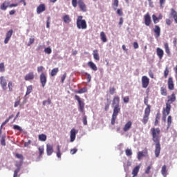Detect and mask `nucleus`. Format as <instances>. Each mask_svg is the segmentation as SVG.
Wrapping results in <instances>:
<instances>
[{
  "label": "nucleus",
  "mask_w": 177,
  "mask_h": 177,
  "mask_svg": "<svg viewBox=\"0 0 177 177\" xmlns=\"http://www.w3.org/2000/svg\"><path fill=\"white\" fill-rule=\"evenodd\" d=\"M151 133L152 135V140L155 144V156L156 158L160 157V153H161V145L160 144V140H161V130L160 128L152 127L151 129Z\"/></svg>",
  "instance_id": "nucleus-1"
},
{
  "label": "nucleus",
  "mask_w": 177,
  "mask_h": 177,
  "mask_svg": "<svg viewBox=\"0 0 177 177\" xmlns=\"http://www.w3.org/2000/svg\"><path fill=\"white\" fill-rule=\"evenodd\" d=\"M72 6L73 8L79 6V9L84 12L88 11V7L85 4V2H84V0H72Z\"/></svg>",
  "instance_id": "nucleus-2"
},
{
  "label": "nucleus",
  "mask_w": 177,
  "mask_h": 177,
  "mask_svg": "<svg viewBox=\"0 0 177 177\" xmlns=\"http://www.w3.org/2000/svg\"><path fill=\"white\" fill-rule=\"evenodd\" d=\"M76 26L79 30H86V28H88L86 21L84 19V17H82V15L77 17L76 21Z\"/></svg>",
  "instance_id": "nucleus-3"
},
{
  "label": "nucleus",
  "mask_w": 177,
  "mask_h": 177,
  "mask_svg": "<svg viewBox=\"0 0 177 177\" xmlns=\"http://www.w3.org/2000/svg\"><path fill=\"white\" fill-rule=\"evenodd\" d=\"M120 97L116 95L113 97L112 100V107H113V112L120 113L121 111V107L120 106Z\"/></svg>",
  "instance_id": "nucleus-4"
},
{
  "label": "nucleus",
  "mask_w": 177,
  "mask_h": 177,
  "mask_svg": "<svg viewBox=\"0 0 177 177\" xmlns=\"http://www.w3.org/2000/svg\"><path fill=\"white\" fill-rule=\"evenodd\" d=\"M75 100H77L78 102L79 111H80V113H83L84 114H85V102H84V101H82V100H81V97H80V96H78L77 95H75Z\"/></svg>",
  "instance_id": "nucleus-5"
},
{
  "label": "nucleus",
  "mask_w": 177,
  "mask_h": 177,
  "mask_svg": "<svg viewBox=\"0 0 177 177\" xmlns=\"http://www.w3.org/2000/svg\"><path fill=\"white\" fill-rule=\"evenodd\" d=\"M167 98H168V100L166 102V107L169 106V110H171V104H172L174 102H176V96L175 95V93H172L171 95H169Z\"/></svg>",
  "instance_id": "nucleus-6"
},
{
  "label": "nucleus",
  "mask_w": 177,
  "mask_h": 177,
  "mask_svg": "<svg viewBox=\"0 0 177 177\" xmlns=\"http://www.w3.org/2000/svg\"><path fill=\"white\" fill-rule=\"evenodd\" d=\"M150 107L149 106L148 108H145V115L143 116V118H142V123L144 124H147V122L149 121V117L150 115Z\"/></svg>",
  "instance_id": "nucleus-7"
},
{
  "label": "nucleus",
  "mask_w": 177,
  "mask_h": 177,
  "mask_svg": "<svg viewBox=\"0 0 177 177\" xmlns=\"http://www.w3.org/2000/svg\"><path fill=\"white\" fill-rule=\"evenodd\" d=\"M0 85L3 91L8 89V82H6V79L3 76L0 77Z\"/></svg>",
  "instance_id": "nucleus-8"
},
{
  "label": "nucleus",
  "mask_w": 177,
  "mask_h": 177,
  "mask_svg": "<svg viewBox=\"0 0 177 177\" xmlns=\"http://www.w3.org/2000/svg\"><path fill=\"white\" fill-rule=\"evenodd\" d=\"M169 113H171V109H169V106L163 108L162 110V121L165 122L167 121V115H169Z\"/></svg>",
  "instance_id": "nucleus-9"
},
{
  "label": "nucleus",
  "mask_w": 177,
  "mask_h": 177,
  "mask_svg": "<svg viewBox=\"0 0 177 177\" xmlns=\"http://www.w3.org/2000/svg\"><path fill=\"white\" fill-rule=\"evenodd\" d=\"M149 84H150V79L147 77V76H142V88H147L149 86Z\"/></svg>",
  "instance_id": "nucleus-10"
},
{
  "label": "nucleus",
  "mask_w": 177,
  "mask_h": 177,
  "mask_svg": "<svg viewBox=\"0 0 177 177\" xmlns=\"http://www.w3.org/2000/svg\"><path fill=\"white\" fill-rule=\"evenodd\" d=\"M145 24L147 27H149L150 24H151V17H150V14L147 12L144 16Z\"/></svg>",
  "instance_id": "nucleus-11"
},
{
  "label": "nucleus",
  "mask_w": 177,
  "mask_h": 177,
  "mask_svg": "<svg viewBox=\"0 0 177 177\" xmlns=\"http://www.w3.org/2000/svg\"><path fill=\"white\" fill-rule=\"evenodd\" d=\"M168 89L169 91H174L175 89V84H174V78L169 77L167 80Z\"/></svg>",
  "instance_id": "nucleus-12"
},
{
  "label": "nucleus",
  "mask_w": 177,
  "mask_h": 177,
  "mask_svg": "<svg viewBox=\"0 0 177 177\" xmlns=\"http://www.w3.org/2000/svg\"><path fill=\"white\" fill-rule=\"evenodd\" d=\"M47 81H48V80L46 78V74L41 73L40 75V82H41L43 88H45Z\"/></svg>",
  "instance_id": "nucleus-13"
},
{
  "label": "nucleus",
  "mask_w": 177,
  "mask_h": 177,
  "mask_svg": "<svg viewBox=\"0 0 177 177\" xmlns=\"http://www.w3.org/2000/svg\"><path fill=\"white\" fill-rule=\"evenodd\" d=\"M153 30V32H155V37H156V38H158V37L161 35V28H160L159 26L156 25Z\"/></svg>",
  "instance_id": "nucleus-14"
},
{
  "label": "nucleus",
  "mask_w": 177,
  "mask_h": 177,
  "mask_svg": "<svg viewBox=\"0 0 177 177\" xmlns=\"http://www.w3.org/2000/svg\"><path fill=\"white\" fill-rule=\"evenodd\" d=\"M46 153L47 156H52L53 153V145L50 144L46 145Z\"/></svg>",
  "instance_id": "nucleus-15"
},
{
  "label": "nucleus",
  "mask_w": 177,
  "mask_h": 177,
  "mask_svg": "<svg viewBox=\"0 0 177 177\" xmlns=\"http://www.w3.org/2000/svg\"><path fill=\"white\" fill-rule=\"evenodd\" d=\"M12 35H13V30L11 29L6 33V37L4 40V44H8V42H9L10 38H12Z\"/></svg>",
  "instance_id": "nucleus-16"
},
{
  "label": "nucleus",
  "mask_w": 177,
  "mask_h": 177,
  "mask_svg": "<svg viewBox=\"0 0 177 177\" xmlns=\"http://www.w3.org/2000/svg\"><path fill=\"white\" fill-rule=\"evenodd\" d=\"M46 10V7L45 6V4H40L37 8V13L38 15H40V13H42V12H45Z\"/></svg>",
  "instance_id": "nucleus-17"
},
{
  "label": "nucleus",
  "mask_w": 177,
  "mask_h": 177,
  "mask_svg": "<svg viewBox=\"0 0 177 177\" xmlns=\"http://www.w3.org/2000/svg\"><path fill=\"white\" fill-rule=\"evenodd\" d=\"M34 72H30L25 75L24 80L25 81H31L32 80H34Z\"/></svg>",
  "instance_id": "nucleus-18"
},
{
  "label": "nucleus",
  "mask_w": 177,
  "mask_h": 177,
  "mask_svg": "<svg viewBox=\"0 0 177 177\" xmlns=\"http://www.w3.org/2000/svg\"><path fill=\"white\" fill-rule=\"evenodd\" d=\"M156 53L157 56L159 57V59L161 60L162 57H164V50L161 49L160 48H156Z\"/></svg>",
  "instance_id": "nucleus-19"
},
{
  "label": "nucleus",
  "mask_w": 177,
  "mask_h": 177,
  "mask_svg": "<svg viewBox=\"0 0 177 177\" xmlns=\"http://www.w3.org/2000/svg\"><path fill=\"white\" fill-rule=\"evenodd\" d=\"M148 151L147 149H145L143 151H139L138 153V160H142V157H146L147 156Z\"/></svg>",
  "instance_id": "nucleus-20"
},
{
  "label": "nucleus",
  "mask_w": 177,
  "mask_h": 177,
  "mask_svg": "<svg viewBox=\"0 0 177 177\" xmlns=\"http://www.w3.org/2000/svg\"><path fill=\"white\" fill-rule=\"evenodd\" d=\"M77 135V131H75V129H72L71 130V142H74L75 140V136Z\"/></svg>",
  "instance_id": "nucleus-21"
},
{
  "label": "nucleus",
  "mask_w": 177,
  "mask_h": 177,
  "mask_svg": "<svg viewBox=\"0 0 177 177\" xmlns=\"http://www.w3.org/2000/svg\"><path fill=\"white\" fill-rule=\"evenodd\" d=\"M132 127V122L131 121H128L124 127H123V131L124 132H128V130Z\"/></svg>",
  "instance_id": "nucleus-22"
},
{
  "label": "nucleus",
  "mask_w": 177,
  "mask_h": 177,
  "mask_svg": "<svg viewBox=\"0 0 177 177\" xmlns=\"http://www.w3.org/2000/svg\"><path fill=\"white\" fill-rule=\"evenodd\" d=\"M120 112H113L112 118H111V125H114L115 124V120H117V117L118 116V113Z\"/></svg>",
  "instance_id": "nucleus-23"
},
{
  "label": "nucleus",
  "mask_w": 177,
  "mask_h": 177,
  "mask_svg": "<svg viewBox=\"0 0 177 177\" xmlns=\"http://www.w3.org/2000/svg\"><path fill=\"white\" fill-rule=\"evenodd\" d=\"M88 66L91 68V70H93V71H97V66H96V64L93 63V62H88Z\"/></svg>",
  "instance_id": "nucleus-24"
},
{
  "label": "nucleus",
  "mask_w": 177,
  "mask_h": 177,
  "mask_svg": "<svg viewBox=\"0 0 177 177\" xmlns=\"http://www.w3.org/2000/svg\"><path fill=\"white\" fill-rule=\"evenodd\" d=\"M93 58L97 60V62H99V60H100V57L99 56V50H94L93 51Z\"/></svg>",
  "instance_id": "nucleus-25"
},
{
  "label": "nucleus",
  "mask_w": 177,
  "mask_h": 177,
  "mask_svg": "<svg viewBox=\"0 0 177 177\" xmlns=\"http://www.w3.org/2000/svg\"><path fill=\"white\" fill-rule=\"evenodd\" d=\"M171 16L174 19L175 23L177 24V12L175 11V9H171Z\"/></svg>",
  "instance_id": "nucleus-26"
},
{
  "label": "nucleus",
  "mask_w": 177,
  "mask_h": 177,
  "mask_svg": "<svg viewBox=\"0 0 177 177\" xmlns=\"http://www.w3.org/2000/svg\"><path fill=\"white\" fill-rule=\"evenodd\" d=\"M8 8H9V2L8 1H4L0 6V9H1V10H6Z\"/></svg>",
  "instance_id": "nucleus-27"
},
{
  "label": "nucleus",
  "mask_w": 177,
  "mask_h": 177,
  "mask_svg": "<svg viewBox=\"0 0 177 177\" xmlns=\"http://www.w3.org/2000/svg\"><path fill=\"white\" fill-rule=\"evenodd\" d=\"M63 21L64 23H66V24H68V23L71 22V18H70V15H66L63 17L62 18Z\"/></svg>",
  "instance_id": "nucleus-28"
},
{
  "label": "nucleus",
  "mask_w": 177,
  "mask_h": 177,
  "mask_svg": "<svg viewBox=\"0 0 177 177\" xmlns=\"http://www.w3.org/2000/svg\"><path fill=\"white\" fill-rule=\"evenodd\" d=\"M100 35V39L102 42H107V36H106V33H104V32H101Z\"/></svg>",
  "instance_id": "nucleus-29"
},
{
  "label": "nucleus",
  "mask_w": 177,
  "mask_h": 177,
  "mask_svg": "<svg viewBox=\"0 0 177 177\" xmlns=\"http://www.w3.org/2000/svg\"><path fill=\"white\" fill-rule=\"evenodd\" d=\"M165 50L168 56H171V50H169V46L168 43H165Z\"/></svg>",
  "instance_id": "nucleus-30"
},
{
  "label": "nucleus",
  "mask_w": 177,
  "mask_h": 177,
  "mask_svg": "<svg viewBox=\"0 0 177 177\" xmlns=\"http://www.w3.org/2000/svg\"><path fill=\"white\" fill-rule=\"evenodd\" d=\"M38 139L40 142H46L47 139L46 135L42 133L38 136Z\"/></svg>",
  "instance_id": "nucleus-31"
},
{
  "label": "nucleus",
  "mask_w": 177,
  "mask_h": 177,
  "mask_svg": "<svg viewBox=\"0 0 177 177\" xmlns=\"http://www.w3.org/2000/svg\"><path fill=\"white\" fill-rule=\"evenodd\" d=\"M139 169H140V166H136L132 171V174L133 175V176H138V174L139 173Z\"/></svg>",
  "instance_id": "nucleus-32"
},
{
  "label": "nucleus",
  "mask_w": 177,
  "mask_h": 177,
  "mask_svg": "<svg viewBox=\"0 0 177 177\" xmlns=\"http://www.w3.org/2000/svg\"><path fill=\"white\" fill-rule=\"evenodd\" d=\"M86 92H88V88L86 87H83L81 89H80L79 91H76L75 93H86Z\"/></svg>",
  "instance_id": "nucleus-33"
},
{
  "label": "nucleus",
  "mask_w": 177,
  "mask_h": 177,
  "mask_svg": "<svg viewBox=\"0 0 177 177\" xmlns=\"http://www.w3.org/2000/svg\"><path fill=\"white\" fill-rule=\"evenodd\" d=\"M57 73H59V68H55L52 69L50 73V76L55 77L57 74Z\"/></svg>",
  "instance_id": "nucleus-34"
},
{
  "label": "nucleus",
  "mask_w": 177,
  "mask_h": 177,
  "mask_svg": "<svg viewBox=\"0 0 177 177\" xmlns=\"http://www.w3.org/2000/svg\"><path fill=\"white\" fill-rule=\"evenodd\" d=\"M0 142H1V146H3V147L6 146V136H2Z\"/></svg>",
  "instance_id": "nucleus-35"
},
{
  "label": "nucleus",
  "mask_w": 177,
  "mask_h": 177,
  "mask_svg": "<svg viewBox=\"0 0 177 177\" xmlns=\"http://www.w3.org/2000/svg\"><path fill=\"white\" fill-rule=\"evenodd\" d=\"M160 94L162 95V96H167V95H168V93L167 92V88L161 87L160 88Z\"/></svg>",
  "instance_id": "nucleus-36"
},
{
  "label": "nucleus",
  "mask_w": 177,
  "mask_h": 177,
  "mask_svg": "<svg viewBox=\"0 0 177 177\" xmlns=\"http://www.w3.org/2000/svg\"><path fill=\"white\" fill-rule=\"evenodd\" d=\"M161 174L163 176H167V165H164L162 167Z\"/></svg>",
  "instance_id": "nucleus-37"
},
{
  "label": "nucleus",
  "mask_w": 177,
  "mask_h": 177,
  "mask_svg": "<svg viewBox=\"0 0 177 177\" xmlns=\"http://www.w3.org/2000/svg\"><path fill=\"white\" fill-rule=\"evenodd\" d=\"M120 3V1L118 0H114L112 6L113 7L114 10H117V8H118V4Z\"/></svg>",
  "instance_id": "nucleus-38"
},
{
  "label": "nucleus",
  "mask_w": 177,
  "mask_h": 177,
  "mask_svg": "<svg viewBox=\"0 0 177 177\" xmlns=\"http://www.w3.org/2000/svg\"><path fill=\"white\" fill-rule=\"evenodd\" d=\"M144 103L147 106L146 109H149V110H151V106H150V104H149V97H147L144 99Z\"/></svg>",
  "instance_id": "nucleus-39"
},
{
  "label": "nucleus",
  "mask_w": 177,
  "mask_h": 177,
  "mask_svg": "<svg viewBox=\"0 0 177 177\" xmlns=\"http://www.w3.org/2000/svg\"><path fill=\"white\" fill-rule=\"evenodd\" d=\"M32 92V85L28 86L26 96H28V95H30Z\"/></svg>",
  "instance_id": "nucleus-40"
},
{
  "label": "nucleus",
  "mask_w": 177,
  "mask_h": 177,
  "mask_svg": "<svg viewBox=\"0 0 177 177\" xmlns=\"http://www.w3.org/2000/svg\"><path fill=\"white\" fill-rule=\"evenodd\" d=\"M172 124V116L169 115L167 118V128H170Z\"/></svg>",
  "instance_id": "nucleus-41"
},
{
  "label": "nucleus",
  "mask_w": 177,
  "mask_h": 177,
  "mask_svg": "<svg viewBox=\"0 0 177 177\" xmlns=\"http://www.w3.org/2000/svg\"><path fill=\"white\" fill-rule=\"evenodd\" d=\"M168 75H169V69H168V66H167L164 71L165 78H168Z\"/></svg>",
  "instance_id": "nucleus-42"
},
{
  "label": "nucleus",
  "mask_w": 177,
  "mask_h": 177,
  "mask_svg": "<svg viewBox=\"0 0 177 177\" xmlns=\"http://www.w3.org/2000/svg\"><path fill=\"white\" fill-rule=\"evenodd\" d=\"M39 153V157L43 155L44 151H45V148H44V146L39 147L38 148Z\"/></svg>",
  "instance_id": "nucleus-43"
},
{
  "label": "nucleus",
  "mask_w": 177,
  "mask_h": 177,
  "mask_svg": "<svg viewBox=\"0 0 177 177\" xmlns=\"http://www.w3.org/2000/svg\"><path fill=\"white\" fill-rule=\"evenodd\" d=\"M8 87L9 89V92H12L13 91V82H9L8 84Z\"/></svg>",
  "instance_id": "nucleus-44"
},
{
  "label": "nucleus",
  "mask_w": 177,
  "mask_h": 177,
  "mask_svg": "<svg viewBox=\"0 0 177 177\" xmlns=\"http://www.w3.org/2000/svg\"><path fill=\"white\" fill-rule=\"evenodd\" d=\"M152 19H153L154 24H157V23H159V21H160L158 19V17H157V16H156V15H152Z\"/></svg>",
  "instance_id": "nucleus-45"
},
{
  "label": "nucleus",
  "mask_w": 177,
  "mask_h": 177,
  "mask_svg": "<svg viewBox=\"0 0 177 177\" xmlns=\"http://www.w3.org/2000/svg\"><path fill=\"white\" fill-rule=\"evenodd\" d=\"M159 120H160V113H157L156 115V120H155V123H154L155 127H157V125H158Z\"/></svg>",
  "instance_id": "nucleus-46"
},
{
  "label": "nucleus",
  "mask_w": 177,
  "mask_h": 177,
  "mask_svg": "<svg viewBox=\"0 0 177 177\" xmlns=\"http://www.w3.org/2000/svg\"><path fill=\"white\" fill-rule=\"evenodd\" d=\"M46 104H52V100H50V98H48L47 100L43 101V106H46Z\"/></svg>",
  "instance_id": "nucleus-47"
},
{
  "label": "nucleus",
  "mask_w": 177,
  "mask_h": 177,
  "mask_svg": "<svg viewBox=\"0 0 177 177\" xmlns=\"http://www.w3.org/2000/svg\"><path fill=\"white\" fill-rule=\"evenodd\" d=\"M0 73H5V64L3 62L0 64Z\"/></svg>",
  "instance_id": "nucleus-48"
},
{
  "label": "nucleus",
  "mask_w": 177,
  "mask_h": 177,
  "mask_svg": "<svg viewBox=\"0 0 177 177\" xmlns=\"http://www.w3.org/2000/svg\"><path fill=\"white\" fill-rule=\"evenodd\" d=\"M125 154L127 157H131L132 156V150L127 149L125 150Z\"/></svg>",
  "instance_id": "nucleus-49"
},
{
  "label": "nucleus",
  "mask_w": 177,
  "mask_h": 177,
  "mask_svg": "<svg viewBox=\"0 0 177 177\" xmlns=\"http://www.w3.org/2000/svg\"><path fill=\"white\" fill-rule=\"evenodd\" d=\"M45 53H47V55H50L52 53V48L50 47H47L44 49Z\"/></svg>",
  "instance_id": "nucleus-50"
},
{
  "label": "nucleus",
  "mask_w": 177,
  "mask_h": 177,
  "mask_svg": "<svg viewBox=\"0 0 177 177\" xmlns=\"http://www.w3.org/2000/svg\"><path fill=\"white\" fill-rule=\"evenodd\" d=\"M13 129H15V131H19L20 132H21V131H23V129H21V127H20V126L16 125V124H15V125L13 126Z\"/></svg>",
  "instance_id": "nucleus-51"
},
{
  "label": "nucleus",
  "mask_w": 177,
  "mask_h": 177,
  "mask_svg": "<svg viewBox=\"0 0 177 177\" xmlns=\"http://www.w3.org/2000/svg\"><path fill=\"white\" fill-rule=\"evenodd\" d=\"M109 93H110V95H114L115 93V88L110 87L109 88Z\"/></svg>",
  "instance_id": "nucleus-52"
},
{
  "label": "nucleus",
  "mask_w": 177,
  "mask_h": 177,
  "mask_svg": "<svg viewBox=\"0 0 177 177\" xmlns=\"http://www.w3.org/2000/svg\"><path fill=\"white\" fill-rule=\"evenodd\" d=\"M35 41V39L30 38L29 41L28 43V46H31V45H32V44H34Z\"/></svg>",
  "instance_id": "nucleus-53"
},
{
  "label": "nucleus",
  "mask_w": 177,
  "mask_h": 177,
  "mask_svg": "<svg viewBox=\"0 0 177 177\" xmlns=\"http://www.w3.org/2000/svg\"><path fill=\"white\" fill-rule=\"evenodd\" d=\"M50 27V17H47V21H46V28H49Z\"/></svg>",
  "instance_id": "nucleus-54"
},
{
  "label": "nucleus",
  "mask_w": 177,
  "mask_h": 177,
  "mask_svg": "<svg viewBox=\"0 0 177 177\" xmlns=\"http://www.w3.org/2000/svg\"><path fill=\"white\" fill-rule=\"evenodd\" d=\"M20 172V167H18L14 171V176L13 177H17L18 174Z\"/></svg>",
  "instance_id": "nucleus-55"
},
{
  "label": "nucleus",
  "mask_w": 177,
  "mask_h": 177,
  "mask_svg": "<svg viewBox=\"0 0 177 177\" xmlns=\"http://www.w3.org/2000/svg\"><path fill=\"white\" fill-rule=\"evenodd\" d=\"M116 12L118 16H122L124 15V12H122V8L118 9Z\"/></svg>",
  "instance_id": "nucleus-56"
},
{
  "label": "nucleus",
  "mask_w": 177,
  "mask_h": 177,
  "mask_svg": "<svg viewBox=\"0 0 177 177\" xmlns=\"http://www.w3.org/2000/svg\"><path fill=\"white\" fill-rule=\"evenodd\" d=\"M67 77V73H64L62 77H61V82L62 84H64V80H66V78Z\"/></svg>",
  "instance_id": "nucleus-57"
},
{
  "label": "nucleus",
  "mask_w": 177,
  "mask_h": 177,
  "mask_svg": "<svg viewBox=\"0 0 177 177\" xmlns=\"http://www.w3.org/2000/svg\"><path fill=\"white\" fill-rule=\"evenodd\" d=\"M122 100L124 103H129V96L122 97Z\"/></svg>",
  "instance_id": "nucleus-58"
},
{
  "label": "nucleus",
  "mask_w": 177,
  "mask_h": 177,
  "mask_svg": "<svg viewBox=\"0 0 177 177\" xmlns=\"http://www.w3.org/2000/svg\"><path fill=\"white\" fill-rule=\"evenodd\" d=\"M109 109H110V101H109L104 106L105 111H109Z\"/></svg>",
  "instance_id": "nucleus-59"
},
{
  "label": "nucleus",
  "mask_w": 177,
  "mask_h": 177,
  "mask_svg": "<svg viewBox=\"0 0 177 177\" xmlns=\"http://www.w3.org/2000/svg\"><path fill=\"white\" fill-rule=\"evenodd\" d=\"M15 157H17V158H19V160H21L22 161L23 160H24V157L20 153H16Z\"/></svg>",
  "instance_id": "nucleus-60"
},
{
  "label": "nucleus",
  "mask_w": 177,
  "mask_h": 177,
  "mask_svg": "<svg viewBox=\"0 0 177 177\" xmlns=\"http://www.w3.org/2000/svg\"><path fill=\"white\" fill-rule=\"evenodd\" d=\"M20 104V97H19L17 101L15 102L14 107H17Z\"/></svg>",
  "instance_id": "nucleus-61"
},
{
  "label": "nucleus",
  "mask_w": 177,
  "mask_h": 177,
  "mask_svg": "<svg viewBox=\"0 0 177 177\" xmlns=\"http://www.w3.org/2000/svg\"><path fill=\"white\" fill-rule=\"evenodd\" d=\"M83 124H84V125H88V120H87L86 115H84L83 117Z\"/></svg>",
  "instance_id": "nucleus-62"
},
{
  "label": "nucleus",
  "mask_w": 177,
  "mask_h": 177,
  "mask_svg": "<svg viewBox=\"0 0 177 177\" xmlns=\"http://www.w3.org/2000/svg\"><path fill=\"white\" fill-rule=\"evenodd\" d=\"M150 169H151V165L148 166L145 170V174L148 175V174H150Z\"/></svg>",
  "instance_id": "nucleus-63"
},
{
  "label": "nucleus",
  "mask_w": 177,
  "mask_h": 177,
  "mask_svg": "<svg viewBox=\"0 0 177 177\" xmlns=\"http://www.w3.org/2000/svg\"><path fill=\"white\" fill-rule=\"evenodd\" d=\"M78 151V149H77L76 148H74L73 149H71V154H75V153H77Z\"/></svg>",
  "instance_id": "nucleus-64"
}]
</instances>
